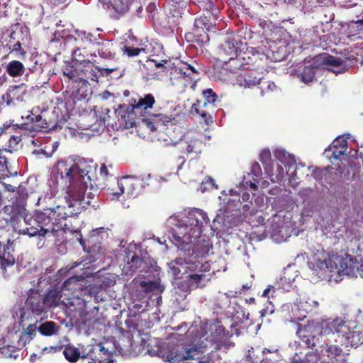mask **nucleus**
<instances>
[{
  "label": "nucleus",
  "mask_w": 363,
  "mask_h": 363,
  "mask_svg": "<svg viewBox=\"0 0 363 363\" xmlns=\"http://www.w3.org/2000/svg\"><path fill=\"white\" fill-rule=\"evenodd\" d=\"M316 69L317 66L312 65L304 66L302 69L299 68L297 71V76L301 82L308 84L313 81Z\"/></svg>",
  "instance_id": "7c9ffc66"
},
{
  "label": "nucleus",
  "mask_w": 363,
  "mask_h": 363,
  "mask_svg": "<svg viewBox=\"0 0 363 363\" xmlns=\"http://www.w3.org/2000/svg\"><path fill=\"white\" fill-rule=\"evenodd\" d=\"M316 327L313 323L308 322L307 324H298L296 330V335L298 337H306V336H315Z\"/></svg>",
  "instance_id": "c9c22d12"
},
{
  "label": "nucleus",
  "mask_w": 363,
  "mask_h": 363,
  "mask_svg": "<svg viewBox=\"0 0 363 363\" xmlns=\"http://www.w3.org/2000/svg\"><path fill=\"white\" fill-rule=\"evenodd\" d=\"M25 219L28 226L26 230L29 231V237H38L42 240L48 233L55 235V229L51 228L46 212L43 210H36L32 215L26 214Z\"/></svg>",
  "instance_id": "423d86ee"
},
{
  "label": "nucleus",
  "mask_w": 363,
  "mask_h": 363,
  "mask_svg": "<svg viewBox=\"0 0 363 363\" xmlns=\"http://www.w3.org/2000/svg\"><path fill=\"white\" fill-rule=\"evenodd\" d=\"M201 71V67L197 63L177 61L171 67L169 78L173 85L195 90Z\"/></svg>",
  "instance_id": "39448f33"
},
{
  "label": "nucleus",
  "mask_w": 363,
  "mask_h": 363,
  "mask_svg": "<svg viewBox=\"0 0 363 363\" xmlns=\"http://www.w3.org/2000/svg\"><path fill=\"white\" fill-rule=\"evenodd\" d=\"M319 58L321 63L326 65L340 67L343 62L340 57H335L327 53L320 55Z\"/></svg>",
  "instance_id": "a19ab883"
},
{
  "label": "nucleus",
  "mask_w": 363,
  "mask_h": 363,
  "mask_svg": "<svg viewBox=\"0 0 363 363\" xmlns=\"http://www.w3.org/2000/svg\"><path fill=\"white\" fill-rule=\"evenodd\" d=\"M305 345L306 347L313 349L316 345V336H306V337H298Z\"/></svg>",
  "instance_id": "052dcab7"
},
{
  "label": "nucleus",
  "mask_w": 363,
  "mask_h": 363,
  "mask_svg": "<svg viewBox=\"0 0 363 363\" xmlns=\"http://www.w3.org/2000/svg\"><path fill=\"white\" fill-rule=\"evenodd\" d=\"M28 196V194L26 188L20 185L17 189L15 199L13 201L23 204V206L26 207Z\"/></svg>",
  "instance_id": "de8ad7c7"
},
{
  "label": "nucleus",
  "mask_w": 363,
  "mask_h": 363,
  "mask_svg": "<svg viewBox=\"0 0 363 363\" xmlns=\"http://www.w3.org/2000/svg\"><path fill=\"white\" fill-rule=\"evenodd\" d=\"M211 329L212 331H214V333L217 335L218 337L220 338L225 337V328L222 325H211Z\"/></svg>",
  "instance_id": "e2e57ef3"
},
{
  "label": "nucleus",
  "mask_w": 363,
  "mask_h": 363,
  "mask_svg": "<svg viewBox=\"0 0 363 363\" xmlns=\"http://www.w3.org/2000/svg\"><path fill=\"white\" fill-rule=\"evenodd\" d=\"M27 122L22 124V128L30 132L47 131L51 128L50 125L41 115H35L33 111L26 116Z\"/></svg>",
  "instance_id": "f3484780"
},
{
  "label": "nucleus",
  "mask_w": 363,
  "mask_h": 363,
  "mask_svg": "<svg viewBox=\"0 0 363 363\" xmlns=\"http://www.w3.org/2000/svg\"><path fill=\"white\" fill-rule=\"evenodd\" d=\"M143 121L151 133H155L154 136L164 145H176L179 142L182 143L181 128L172 122V118L157 114L150 118H143Z\"/></svg>",
  "instance_id": "20e7f679"
},
{
  "label": "nucleus",
  "mask_w": 363,
  "mask_h": 363,
  "mask_svg": "<svg viewBox=\"0 0 363 363\" xmlns=\"http://www.w3.org/2000/svg\"><path fill=\"white\" fill-rule=\"evenodd\" d=\"M279 283L280 287L282 288L285 291H290L291 289L292 288L293 282H291V281H288V280H284L283 276L280 279V281Z\"/></svg>",
  "instance_id": "774afa93"
},
{
  "label": "nucleus",
  "mask_w": 363,
  "mask_h": 363,
  "mask_svg": "<svg viewBox=\"0 0 363 363\" xmlns=\"http://www.w3.org/2000/svg\"><path fill=\"white\" fill-rule=\"evenodd\" d=\"M85 52L86 51L84 49L82 50L78 46H77V48H74L72 51V56L73 60L80 63L84 62V65H86V62L88 60H86Z\"/></svg>",
  "instance_id": "5fc2aeb1"
},
{
  "label": "nucleus",
  "mask_w": 363,
  "mask_h": 363,
  "mask_svg": "<svg viewBox=\"0 0 363 363\" xmlns=\"http://www.w3.org/2000/svg\"><path fill=\"white\" fill-rule=\"evenodd\" d=\"M239 52L243 62L244 71H260L264 68L267 58L262 52L253 48Z\"/></svg>",
  "instance_id": "1a4fd4ad"
},
{
  "label": "nucleus",
  "mask_w": 363,
  "mask_h": 363,
  "mask_svg": "<svg viewBox=\"0 0 363 363\" xmlns=\"http://www.w3.org/2000/svg\"><path fill=\"white\" fill-rule=\"evenodd\" d=\"M347 149V141L342 137L335 138L332 144L325 150L327 157L333 163L332 159L339 160L340 156L345 155Z\"/></svg>",
  "instance_id": "412c9836"
},
{
  "label": "nucleus",
  "mask_w": 363,
  "mask_h": 363,
  "mask_svg": "<svg viewBox=\"0 0 363 363\" xmlns=\"http://www.w3.org/2000/svg\"><path fill=\"white\" fill-rule=\"evenodd\" d=\"M272 238L278 242L285 241L291 235V228L284 223L280 216H275L270 225Z\"/></svg>",
  "instance_id": "2eb2a0df"
},
{
  "label": "nucleus",
  "mask_w": 363,
  "mask_h": 363,
  "mask_svg": "<svg viewBox=\"0 0 363 363\" xmlns=\"http://www.w3.org/2000/svg\"><path fill=\"white\" fill-rule=\"evenodd\" d=\"M63 354L66 359L72 363L77 362L79 357L82 359L89 358L94 363H101L103 362L101 358L95 355L94 346L92 345H82L79 348L67 345L63 350Z\"/></svg>",
  "instance_id": "6e6552de"
},
{
  "label": "nucleus",
  "mask_w": 363,
  "mask_h": 363,
  "mask_svg": "<svg viewBox=\"0 0 363 363\" xmlns=\"http://www.w3.org/2000/svg\"><path fill=\"white\" fill-rule=\"evenodd\" d=\"M173 66V62L168 60H162L161 62H155V67L157 68H164L167 72L171 73V67Z\"/></svg>",
  "instance_id": "0e129e2a"
},
{
  "label": "nucleus",
  "mask_w": 363,
  "mask_h": 363,
  "mask_svg": "<svg viewBox=\"0 0 363 363\" xmlns=\"http://www.w3.org/2000/svg\"><path fill=\"white\" fill-rule=\"evenodd\" d=\"M5 70L10 77L17 78L24 74L26 67L21 61L13 60L7 63Z\"/></svg>",
  "instance_id": "c85d7f7f"
},
{
  "label": "nucleus",
  "mask_w": 363,
  "mask_h": 363,
  "mask_svg": "<svg viewBox=\"0 0 363 363\" xmlns=\"http://www.w3.org/2000/svg\"><path fill=\"white\" fill-rule=\"evenodd\" d=\"M24 36L22 28L19 30H13L12 29L9 35V40L7 43L14 44L18 42H23Z\"/></svg>",
  "instance_id": "3c124183"
},
{
  "label": "nucleus",
  "mask_w": 363,
  "mask_h": 363,
  "mask_svg": "<svg viewBox=\"0 0 363 363\" xmlns=\"http://www.w3.org/2000/svg\"><path fill=\"white\" fill-rule=\"evenodd\" d=\"M60 326L53 321H46L40 325L38 330L45 336H52L58 333Z\"/></svg>",
  "instance_id": "f704fd0d"
},
{
  "label": "nucleus",
  "mask_w": 363,
  "mask_h": 363,
  "mask_svg": "<svg viewBox=\"0 0 363 363\" xmlns=\"http://www.w3.org/2000/svg\"><path fill=\"white\" fill-rule=\"evenodd\" d=\"M11 128V125H4L0 128V136L5 135L9 139V147H12L13 145H16L21 140V138L18 135H8L6 132V130Z\"/></svg>",
  "instance_id": "49530a36"
},
{
  "label": "nucleus",
  "mask_w": 363,
  "mask_h": 363,
  "mask_svg": "<svg viewBox=\"0 0 363 363\" xmlns=\"http://www.w3.org/2000/svg\"><path fill=\"white\" fill-rule=\"evenodd\" d=\"M206 345H195L194 348H191L186 351L187 354L186 356L179 354L177 352L170 351L167 354L166 359L169 363H179L184 359L191 358L190 353L191 350L197 351L199 353H203L206 351Z\"/></svg>",
  "instance_id": "cd10ccee"
},
{
  "label": "nucleus",
  "mask_w": 363,
  "mask_h": 363,
  "mask_svg": "<svg viewBox=\"0 0 363 363\" xmlns=\"http://www.w3.org/2000/svg\"><path fill=\"white\" fill-rule=\"evenodd\" d=\"M206 30L201 28L194 27L191 32L185 34V39L188 42L195 43L199 46L203 47L206 43L209 42V37Z\"/></svg>",
  "instance_id": "393cba45"
},
{
  "label": "nucleus",
  "mask_w": 363,
  "mask_h": 363,
  "mask_svg": "<svg viewBox=\"0 0 363 363\" xmlns=\"http://www.w3.org/2000/svg\"><path fill=\"white\" fill-rule=\"evenodd\" d=\"M23 308L32 314L41 315L48 310L43 299V294L38 289H30L25 301Z\"/></svg>",
  "instance_id": "f8f14e48"
},
{
  "label": "nucleus",
  "mask_w": 363,
  "mask_h": 363,
  "mask_svg": "<svg viewBox=\"0 0 363 363\" xmlns=\"http://www.w3.org/2000/svg\"><path fill=\"white\" fill-rule=\"evenodd\" d=\"M96 164L93 161H87L84 158L75 160H61L58 162L57 171L62 179L71 185H85L84 203L80 205V210L86 205H91V199L94 198L101 188L96 176Z\"/></svg>",
  "instance_id": "f03ea898"
},
{
  "label": "nucleus",
  "mask_w": 363,
  "mask_h": 363,
  "mask_svg": "<svg viewBox=\"0 0 363 363\" xmlns=\"http://www.w3.org/2000/svg\"><path fill=\"white\" fill-rule=\"evenodd\" d=\"M240 40L232 37H228L218 48V55L220 60L223 62L235 56L241 50L238 47Z\"/></svg>",
  "instance_id": "a211bd4d"
},
{
  "label": "nucleus",
  "mask_w": 363,
  "mask_h": 363,
  "mask_svg": "<svg viewBox=\"0 0 363 363\" xmlns=\"http://www.w3.org/2000/svg\"><path fill=\"white\" fill-rule=\"evenodd\" d=\"M244 70V65L240 52L227 60L224 61V64L221 68L220 74H226L228 71L231 73H237L239 70Z\"/></svg>",
  "instance_id": "bb28decb"
},
{
  "label": "nucleus",
  "mask_w": 363,
  "mask_h": 363,
  "mask_svg": "<svg viewBox=\"0 0 363 363\" xmlns=\"http://www.w3.org/2000/svg\"><path fill=\"white\" fill-rule=\"evenodd\" d=\"M62 72L65 76L74 82L81 81L82 79V78L79 76L77 69L69 64H67L63 67Z\"/></svg>",
  "instance_id": "a18cd8bd"
},
{
  "label": "nucleus",
  "mask_w": 363,
  "mask_h": 363,
  "mask_svg": "<svg viewBox=\"0 0 363 363\" xmlns=\"http://www.w3.org/2000/svg\"><path fill=\"white\" fill-rule=\"evenodd\" d=\"M156 101L152 94H146L143 96H139L138 99H131L132 109H136L137 112L145 117L146 114L149 113V109L152 108L155 104Z\"/></svg>",
  "instance_id": "aec40b11"
},
{
  "label": "nucleus",
  "mask_w": 363,
  "mask_h": 363,
  "mask_svg": "<svg viewBox=\"0 0 363 363\" xmlns=\"http://www.w3.org/2000/svg\"><path fill=\"white\" fill-rule=\"evenodd\" d=\"M204 12L203 16L195 18L194 27L201 28L208 31L212 30L219 18L220 13L213 14L211 9L204 10Z\"/></svg>",
  "instance_id": "5701e85b"
},
{
  "label": "nucleus",
  "mask_w": 363,
  "mask_h": 363,
  "mask_svg": "<svg viewBox=\"0 0 363 363\" xmlns=\"http://www.w3.org/2000/svg\"><path fill=\"white\" fill-rule=\"evenodd\" d=\"M13 230L18 233L20 235H27L29 236V231L26 230V228H28L26 220L25 219V216H22V218H19L17 220H14L10 223Z\"/></svg>",
  "instance_id": "ea45409f"
},
{
  "label": "nucleus",
  "mask_w": 363,
  "mask_h": 363,
  "mask_svg": "<svg viewBox=\"0 0 363 363\" xmlns=\"http://www.w3.org/2000/svg\"><path fill=\"white\" fill-rule=\"evenodd\" d=\"M331 330L337 334L339 342L345 347H357L363 343L362 332L351 330L341 319H335L331 323Z\"/></svg>",
  "instance_id": "0eeeda50"
},
{
  "label": "nucleus",
  "mask_w": 363,
  "mask_h": 363,
  "mask_svg": "<svg viewBox=\"0 0 363 363\" xmlns=\"http://www.w3.org/2000/svg\"><path fill=\"white\" fill-rule=\"evenodd\" d=\"M262 73L259 71H250L240 73L235 77V84L244 88H251L259 84Z\"/></svg>",
  "instance_id": "6ab92c4d"
},
{
  "label": "nucleus",
  "mask_w": 363,
  "mask_h": 363,
  "mask_svg": "<svg viewBox=\"0 0 363 363\" xmlns=\"http://www.w3.org/2000/svg\"><path fill=\"white\" fill-rule=\"evenodd\" d=\"M30 65L28 67V72L26 74V77H28L29 74H35L39 75L44 71V65L43 62H39V57L35 55H32L30 58Z\"/></svg>",
  "instance_id": "e433bc0d"
},
{
  "label": "nucleus",
  "mask_w": 363,
  "mask_h": 363,
  "mask_svg": "<svg viewBox=\"0 0 363 363\" xmlns=\"http://www.w3.org/2000/svg\"><path fill=\"white\" fill-rule=\"evenodd\" d=\"M26 207L23 204H19L12 201L11 204L6 205L4 208V213L7 216L5 220L8 223H11L14 220L22 218L25 216Z\"/></svg>",
  "instance_id": "b1692460"
},
{
  "label": "nucleus",
  "mask_w": 363,
  "mask_h": 363,
  "mask_svg": "<svg viewBox=\"0 0 363 363\" xmlns=\"http://www.w3.org/2000/svg\"><path fill=\"white\" fill-rule=\"evenodd\" d=\"M96 45L97 46L96 51L101 57L104 59L113 58V54L112 52L113 44L111 41L103 40L102 42L96 43Z\"/></svg>",
  "instance_id": "72a5a7b5"
},
{
  "label": "nucleus",
  "mask_w": 363,
  "mask_h": 363,
  "mask_svg": "<svg viewBox=\"0 0 363 363\" xmlns=\"http://www.w3.org/2000/svg\"><path fill=\"white\" fill-rule=\"evenodd\" d=\"M128 260L127 262L128 267L131 272H136L138 269H140L143 264V259L133 253V255L129 258V255L128 256Z\"/></svg>",
  "instance_id": "c03bdc74"
},
{
  "label": "nucleus",
  "mask_w": 363,
  "mask_h": 363,
  "mask_svg": "<svg viewBox=\"0 0 363 363\" xmlns=\"http://www.w3.org/2000/svg\"><path fill=\"white\" fill-rule=\"evenodd\" d=\"M13 252V242L9 239L0 240V269L4 272H6L8 267L14 265L16 260Z\"/></svg>",
  "instance_id": "4468645a"
},
{
  "label": "nucleus",
  "mask_w": 363,
  "mask_h": 363,
  "mask_svg": "<svg viewBox=\"0 0 363 363\" xmlns=\"http://www.w3.org/2000/svg\"><path fill=\"white\" fill-rule=\"evenodd\" d=\"M205 276L203 274H189L186 277V281H188L189 286L188 288L196 289L198 288L201 281L203 279Z\"/></svg>",
  "instance_id": "603ef678"
},
{
  "label": "nucleus",
  "mask_w": 363,
  "mask_h": 363,
  "mask_svg": "<svg viewBox=\"0 0 363 363\" xmlns=\"http://www.w3.org/2000/svg\"><path fill=\"white\" fill-rule=\"evenodd\" d=\"M2 353L9 357L16 358L18 356V350L12 345H7L3 347Z\"/></svg>",
  "instance_id": "4d7b16f0"
},
{
  "label": "nucleus",
  "mask_w": 363,
  "mask_h": 363,
  "mask_svg": "<svg viewBox=\"0 0 363 363\" xmlns=\"http://www.w3.org/2000/svg\"><path fill=\"white\" fill-rule=\"evenodd\" d=\"M37 327L35 325L30 324L25 330L26 335L29 337V340H32L36 334Z\"/></svg>",
  "instance_id": "69168bd1"
},
{
  "label": "nucleus",
  "mask_w": 363,
  "mask_h": 363,
  "mask_svg": "<svg viewBox=\"0 0 363 363\" xmlns=\"http://www.w3.org/2000/svg\"><path fill=\"white\" fill-rule=\"evenodd\" d=\"M259 161L263 165H269L271 162V152L268 149L263 150L259 155Z\"/></svg>",
  "instance_id": "bf43d9fd"
},
{
  "label": "nucleus",
  "mask_w": 363,
  "mask_h": 363,
  "mask_svg": "<svg viewBox=\"0 0 363 363\" xmlns=\"http://www.w3.org/2000/svg\"><path fill=\"white\" fill-rule=\"evenodd\" d=\"M202 94L205 99L204 106H206L207 104H214L217 100L218 96L211 89H204Z\"/></svg>",
  "instance_id": "864d4df0"
},
{
  "label": "nucleus",
  "mask_w": 363,
  "mask_h": 363,
  "mask_svg": "<svg viewBox=\"0 0 363 363\" xmlns=\"http://www.w3.org/2000/svg\"><path fill=\"white\" fill-rule=\"evenodd\" d=\"M210 222L206 213L195 208L190 211L183 220L174 229L173 237L180 244L186 247L184 257L176 258L171 262V269L174 274L179 277L181 274L179 266L191 272H208V263H203V257L208 255L213 248L210 240L201 239V233L204 224Z\"/></svg>",
  "instance_id": "f257e3e1"
},
{
  "label": "nucleus",
  "mask_w": 363,
  "mask_h": 363,
  "mask_svg": "<svg viewBox=\"0 0 363 363\" xmlns=\"http://www.w3.org/2000/svg\"><path fill=\"white\" fill-rule=\"evenodd\" d=\"M144 48H134L130 46H125L124 47V52L129 56V57H135L140 55L141 52H144Z\"/></svg>",
  "instance_id": "680f3d73"
},
{
  "label": "nucleus",
  "mask_w": 363,
  "mask_h": 363,
  "mask_svg": "<svg viewBox=\"0 0 363 363\" xmlns=\"http://www.w3.org/2000/svg\"><path fill=\"white\" fill-rule=\"evenodd\" d=\"M108 7H113L116 11L124 12L129 9L130 6L135 0H99Z\"/></svg>",
  "instance_id": "473e14b6"
},
{
  "label": "nucleus",
  "mask_w": 363,
  "mask_h": 363,
  "mask_svg": "<svg viewBox=\"0 0 363 363\" xmlns=\"http://www.w3.org/2000/svg\"><path fill=\"white\" fill-rule=\"evenodd\" d=\"M194 4L197 5L200 9L204 10L211 9L213 14L220 13L218 8L215 6L211 0H191Z\"/></svg>",
  "instance_id": "79ce46f5"
},
{
  "label": "nucleus",
  "mask_w": 363,
  "mask_h": 363,
  "mask_svg": "<svg viewBox=\"0 0 363 363\" xmlns=\"http://www.w3.org/2000/svg\"><path fill=\"white\" fill-rule=\"evenodd\" d=\"M116 70V68L94 66L90 60H87L83 69L85 77L94 82H98L99 76H108Z\"/></svg>",
  "instance_id": "4be33fe9"
},
{
  "label": "nucleus",
  "mask_w": 363,
  "mask_h": 363,
  "mask_svg": "<svg viewBox=\"0 0 363 363\" xmlns=\"http://www.w3.org/2000/svg\"><path fill=\"white\" fill-rule=\"evenodd\" d=\"M184 143L185 147L184 148H185V150L188 154H199L201 152L203 143L201 140L191 139L188 141H186Z\"/></svg>",
  "instance_id": "4c0bfd02"
},
{
  "label": "nucleus",
  "mask_w": 363,
  "mask_h": 363,
  "mask_svg": "<svg viewBox=\"0 0 363 363\" xmlns=\"http://www.w3.org/2000/svg\"><path fill=\"white\" fill-rule=\"evenodd\" d=\"M62 296V290L60 289H50L46 294H43V299L47 308L49 309L57 306Z\"/></svg>",
  "instance_id": "c756f323"
},
{
  "label": "nucleus",
  "mask_w": 363,
  "mask_h": 363,
  "mask_svg": "<svg viewBox=\"0 0 363 363\" xmlns=\"http://www.w3.org/2000/svg\"><path fill=\"white\" fill-rule=\"evenodd\" d=\"M28 91L25 84L11 85L1 96V99L6 101V106L16 107L26 101Z\"/></svg>",
  "instance_id": "9d476101"
},
{
  "label": "nucleus",
  "mask_w": 363,
  "mask_h": 363,
  "mask_svg": "<svg viewBox=\"0 0 363 363\" xmlns=\"http://www.w3.org/2000/svg\"><path fill=\"white\" fill-rule=\"evenodd\" d=\"M23 42H18L14 44L6 43V47L10 50V52H15L16 56L23 58L26 55V50L23 48L22 45Z\"/></svg>",
  "instance_id": "09e8293b"
},
{
  "label": "nucleus",
  "mask_w": 363,
  "mask_h": 363,
  "mask_svg": "<svg viewBox=\"0 0 363 363\" xmlns=\"http://www.w3.org/2000/svg\"><path fill=\"white\" fill-rule=\"evenodd\" d=\"M318 355L313 352H307L303 359H301L297 354L291 360L290 363H318Z\"/></svg>",
  "instance_id": "58836bf2"
},
{
  "label": "nucleus",
  "mask_w": 363,
  "mask_h": 363,
  "mask_svg": "<svg viewBox=\"0 0 363 363\" xmlns=\"http://www.w3.org/2000/svg\"><path fill=\"white\" fill-rule=\"evenodd\" d=\"M325 354L329 358V361L322 363H347L346 354L337 345H326Z\"/></svg>",
  "instance_id": "a878e982"
},
{
  "label": "nucleus",
  "mask_w": 363,
  "mask_h": 363,
  "mask_svg": "<svg viewBox=\"0 0 363 363\" xmlns=\"http://www.w3.org/2000/svg\"><path fill=\"white\" fill-rule=\"evenodd\" d=\"M338 273L350 277H357L359 275L363 278V259L360 258L357 260L351 255H346L340 261Z\"/></svg>",
  "instance_id": "9b49d317"
},
{
  "label": "nucleus",
  "mask_w": 363,
  "mask_h": 363,
  "mask_svg": "<svg viewBox=\"0 0 363 363\" xmlns=\"http://www.w3.org/2000/svg\"><path fill=\"white\" fill-rule=\"evenodd\" d=\"M80 281H83V278L82 277H71L64 281L60 289L62 291H75L77 289L76 286L78 285V282Z\"/></svg>",
  "instance_id": "37998d69"
},
{
  "label": "nucleus",
  "mask_w": 363,
  "mask_h": 363,
  "mask_svg": "<svg viewBox=\"0 0 363 363\" xmlns=\"http://www.w3.org/2000/svg\"><path fill=\"white\" fill-rule=\"evenodd\" d=\"M117 188H108L109 194L114 196L118 197L121 194H125L127 196H132L135 191V181L130 177H123L121 179L117 180Z\"/></svg>",
  "instance_id": "dca6fc26"
},
{
  "label": "nucleus",
  "mask_w": 363,
  "mask_h": 363,
  "mask_svg": "<svg viewBox=\"0 0 363 363\" xmlns=\"http://www.w3.org/2000/svg\"><path fill=\"white\" fill-rule=\"evenodd\" d=\"M274 157L283 164L289 163L288 159L289 157V154L283 149H276L274 152Z\"/></svg>",
  "instance_id": "6e6d98bb"
},
{
  "label": "nucleus",
  "mask_w": 363,
  "mask_h": 363,
  "mask_svg": "<svg viewBox=\"0 0 363 363\" xmlns=\"http://www.w3.org/2000/svg\"><path fill=\"white\" fill-rule=\"evenodd\" d=\"M98 347H99V348H98L97 351H96V349L94 348L95 355L103 359V362L101 363H103L105 361V359H104L102 357V354H104V355L108 354V350L105 349V347L103 346L102 344H99L98 345Z\"/></svg>",
  "instance_id": "338daca9"
},
{
  "label": "nucleus",
  "mask_w": 363,
  "mask_h": 363,
  "mask_svg": "<svg viewBox=\"0 0 363 363\" xmlns=\"http://www.w3.org/2000/svg\"><path fill=\"white\" fill-rule=\"evenodd\" d=\"M12 153L9 148L0 149V179L10 174L8 164Z\"/></svg>",
  "instance_id": "2f4dec72"
},
{
  "label": "nucleus",
  "mask_w": 363,
  "mask_h": 363,
  "mask_svg": "<svg viewBox=\"0 0 363 363\" xmlns=\"http://www.w3.org/2000/svg\"><path fill=\"white\" fill-rule=\"evenodd\" d=\"M132 108V104L130 106L119 105L115 110V113L118 118L120 125H123L125 128H130L135 125L136 115L138 113L135 108Z\"/></svg>",
  "instance_id": "ddd939ff"
},
{
  "label": "nucleus",
  "mask_w": 363,
  "mask_h": 363,
  "mask_svg": "<svg viewBox=\"0 0 363 363\" xmlns=\"http://www.w3.org/2000/svg\"><path fill=\"white\" fill-rule=\"evenodd\" d=\"M85 189L84 184L71 185L67 191V206H57L55 208L43 209L44 212H46L51 228L55 229V234L62 228V220L80 213V205L84 203Z\"/></svg>",
  "instance_id": "7ed1b4c3"
},
{
  "label": "nucleus",
  "mask_w": 363,
  "mask_h": 363,
  "mask_svg": "<svg viewBox=\"0 0 363 363\" xmlns=\"http://www.w3.org/2000/svg\"><path fill=\"white\" fill-rule=\"evenodd\" d=\"M74 34L77 37L74 35H68L67 37L66 43H72L73 42H77V38L80 39L81 40H83L84 39L91 40V37H92V35L91 33H86L85 31L79 30L78 29L74 30Z\"/></svg>",
  "instance_id": "8fccbe9b"
},
{
  "label": "nucleus",
  "mask_w": 363,
  "mask_h": 363,
  "mask_svg": "<svg viewBox=\"0 0 363 363\" xmlns=\"http://www.w3.org/2000/svg\"><path fill=\"white\" fill-rule=\"evenodd\" d=\"M297 277V272L295 271L291 267H288L285 269L283 273V279L284 280L291 281V282L294 281L295 278Z\"/></svg>",
  "instance_id": "13d9d810"
}]
</instances>
